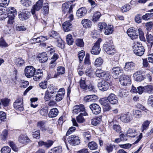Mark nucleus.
<instances>
[{
	"label": "nucleus",
	"mask_w": 153,
	"mask_h": 153,
	"mask_svg": "<svg viewBox=\"0 0 153 153\" xmlns=\"http://www.w3.org/2000/svg\"><path fill=\"white\" fill-rule=\"evenodd\" d=\"M103 48L105 52L108 54L113 55L116 52V50L111 38L105 39V42L103 45Z\"/></svg>",
	"instance_id": "f257e3e1"
},
{
	"label": "nucleus",
	"mask_w": 153,
	"mask_h": 153,
	"mask_svg": "<svg viewBox=\"0 0 153 153\" xmlns=\"http://www.w3.org/2000/svg\"><path fill=\"white\" fill-rule=\"evenodd\" d=\"M134 53L139 56L143 55L144 52V49L140 42H136L134 43L133 48Z\"/></svg>",
	"instance_id": "f03ea898"
},
{
	"label": "nucleus",
	"mask_w": 153,
	"mask_h": 153,
	"mask_svg": "<svg viewBox=\"0 0 153 153\" xmlns=\"http://www.w3.org/2000/svg\"><path fill=\"white\" fill-rule=\"evenodd\" d=\"M95 73L97 77L102 79L108 80L110 78V76L109 73L108 72L102 70L101 69H97Z\"/></svg>",
	"instance_id": "7ed1b4c3"
},
{
	"label": "nucleus",
	"mask_w": 153,
	"mask_h": 153,
	"mask_svg": "<svg viewBox=\"0 0 153 153\" xmlns=\"http://www.w3.org/2000/svg\"><path fill=\"white\" fill-rule=\"evenodd\" d=\"M36 69L32 66H28L26 67L24 70L25 76L28 78L33 76L36 71Z\"/></svg>",
	"instance_id": "20e7f679"
},
{
	"label": "nucleus",
	"mask_w": 153,
	"mask_h": 153,
	"mask_svg": "<svg viewBox=\"0 0 153 153\" xmlns=\"http://www.w3.org/2000/svg\"><path fill=\"white\" fill-rule=\"evenodd\" d=\"M101 39H99L94 44L91 51L92 54L94 55H98L100 53L101 49L100 48V44L101 42Z\"/></svg>",
	"instance_id": "39448f33"
},
{
	"label": "nucleus",
	"mask_w": 153,
	"mask_h": 153,
	"mask_svg": "<svg viewBox=\"0 0 153 153\" xmlns=\"http://www.w3.org/2000/svg\"><path fill=\"white\" fill-rule=\"evenodd\" d=\"M43 2V0H39L33 6L31 9V13L34 16L36 17V11H38L41 9L42 7Z\"/></svg>",
	"instance_id": "423d86ee"
},
{
	"label": "nucleus",
	"mask_w": 153,
	"mask_h": 153,
	"mask_svg": "<svg viewBox=\"0 0 153 153\" xmlns=\"http://www.w3.org/2000/svg\"><path fill=\"white\" fill-rule=\"evenodd\" d=\"M123 70L120 67H114L112 69V74L113 77L115 79H117L121 75Z\"/></svg>",
	"instance_id": "0eeeda50"
},
{
	"label": "nucleus",
	"mask_w": 153,
	"mask_h": 153,
	"mask_svg": "<svg viewBox=\"0 0 153 153\" xmlns=\"http://www.w3.org/2000/svg\"><path fill=\"white\" fill-rule=\"evenodd\" d=\"M127 32L131 39H134L138 38L139 31V29L138 30H136L133 28H131L128 29Z\"/></svg>",
	"instance_id": "6e6552de"
},
{
	"label": "nucleus",
	"mask_w": 153,
	"mask_h": 153,
	"mask_svg": "<svg viewBox=\"0 0 153 153\" xmlns=\"http://www.w3.org/2000/svg\"><path fill=\"white\" fill-rule=\"evenodd\" d=\"M31 15L30 12L26 10H23L18 13V16L20 20H25L28 19Z\"/></svg>",
	"instance_id": "1a4fd4ad"
},
{
	"label": "nucleus",
	"mask_w": 153,
	"mask_h": 153,
	"mask_svg": "<svg viewBox=\"0 0 153 153\" xmlns=\"http://www.w3.org/2000/svg\"><path fill=\"white\" fill-rule=\"evenodd\" d=\"M67 139L68 143L73 145H78L80 143L79 137L75 135L69 136Z\"/></svg>",
	"instance_id": "9d476101"
},
{
	"label": "nucleus",
	"mask_w": 153,
	"mask_h": 153,
	"mask_svg": "<svg viewBox=\"0 0 153 153\" xmlns=\"http://www.w3.org/2000/svg\"><path fill=\"white\" fill-rule=\"evenodd\" d=\"M14 108L20 111L23 110L22 99V98H19L14 102L13 104Z\"/></svg>",
	"instance_id": "9b49d317"
},
{
	"label": "nucleus",
	"mask_w": 153,
	"mask_h": 153,
	"mask_svg": "<svg viewBox=\"0 0 153 153\" xmlns=\"http://www.w3.org/2000/svg\"><path fill=\"white\" fill-rule=\"evenodd\" d=\"M53 87L52 86H49L47 88V90L45 91L44 98L47 101L50 100L52 97L51 94L55 93Z\"/></svg>",
	"instance_id": "f8f14e48"
},
{
	"label": "nucleus",
	"mask_w": 153,
	"mask_h": 153,
	"mask_svg": "<svg viewBox=\"0 0 153 153\" xmlns=\"http://www.w3.org/2000/svg\"><path fill=\"white\" fill-rule=\"evenodd\" d=\"M72 7L68 3H65L62 5V10L64 13H71L72 12Z\"/></svg>",
	"instance_id": "ddd939ff"
},
{
	"label": "nucleus",
	"mask_w": 153,
	"mask_h": 153,
	"mask_svg": "<svg viewBox=\"0 0 153 153\" xmlns=\"http://www.w3.org/2000/svg\"><path fill=\"white\" fill-rule=\"evenodd\" d=\"M85 110L84 105L80 104L76 105L74 107L72 112L74 114H77L79 112L83 113L85 112Z\"/></svg>",
	"instance_id": "4468645a"
},
{
	"label": "nucleus",
	"mask_w": 153,
	"mask_h": 153,
	"mask_svg": "<svg viewBox=\"0 0 153 153\" xmlns=\"http://www.w3.org/2000/svg\"><path fill=\"white\" fill-rule=\"evenodd\" d=\"M89 108L92 113L95 114H97L100 113L101 108L100 106L97 104H92L89 106Z\"/></svg>",
	"instance_id": "2eb2a0df"
},
{
	"label": "nucleus",
	"mask_w": 153,
	"mask_h": 153,
	"mask_svg": "<svg viewBox=\"0 0 153 153\" xmlns=\"http://www.w3.org/2000/svg\"><path fill=\"white\" fill-rule=\"evenodd\" d=\"M120 83L124 86L130 84L131 82L130 77L125 75L120 78Z\"/></svg>",
	"instance_id": "dca6fc26"
},
{
	"label": "nucleus",
	"mask_w": 153,
	"mask_h": 153,
	"mask_svg": "<svg viewBox=\"0 0 153 153\" xmlns=\"http://www.w3.org/2000/svg\"><path fill=\"white\" fill-rule=\"evenodd\" d=\"M98 86L100 90L105 91L108 88V83L105 80H102L98 83Z\"/></svg>",
	"instance_id": "f3484780"
},
{
	"label": "nucleus",
	"mask_w": 153,
	"mask_h": 153,
	"mask_svg": "<svg viewBox=\"0 0 153 153\" xmlns=\"http://www.w3.org/2000/svg\"><path fill=\"white\" fill-rule=\"evenodd\" d=\"M120 119L122 122L125 123L130 122L131 120V116L128 114H121Z\"/></svg>",
	"instance_id": "a211bd4d"
},
{
	"label": "nucleus",
	"mask_w": 153,
	"mask_h": 153,
	"mask_svg": "<svg viewBox=\"0 0 153 153\" xmlns=\"http://www.w3.org/2000/svg\"><path fill=\"white\" fill-rule=\"evenodd\" d=\"M143 72V71L140 70L134 74L133 76L136 81L141 82L144 79V77L142 75Z\"/></svg>",
	"instance_id": "6ab92c4d"
},
{
	"label": "nucleus",
	"mask_w": 153,
	"mask_h": 153,
	"mask_svg": "<svg viewBox=\"0 0 153 153\" xmlns=\"http://www.w3.org/2000/svg\"><path fill=\"white\" fill-rule=\"evenodd\" d=\"M135 65L132 62H127L125 63L124 70L126 71H131L135 68Z\"/></svg>",
	"instance_id": "aec40b11"
},
{
	"label": "nucleus",
	"mask_w": 153,
	"mask_h": 153,
	"mask_svg": "<svg viewBox=\"0 0 153 153\" xmlns=\"http://www.w3.org/2000/svg\"><path fill=\"white\" fill-rule=\"evenodd\" d=\"M109 102L112 104L117 103L118 102L117 98L114 94H110L107 97Z\"/></svg>",
	"instance_id": "412c9836"
},
{
	"label": "nucleus",
	"mask_w": 153,
	"mask_h": 153,
	"mask_svg": "<svg viewBox=\"0 0 153 153\" xmlns=\"http://www.w3.org/2000/svg\"><path fill=\"white\" fill-rule=\"evenodd\" d=\"M87 10L85 7L79 8L77 11L76 15L79 17H82L85 16L87 13Z\"/></svg>",
	"instance_id": "4be33fe9"
},
{
	"label": "nucleus",
	"mask_w": 153,
	"mask_h": 153,
	"mask_svg": "<svg viewBox=\"0 0 153 153\" xmlns=\"http://www.w3.org/2000/svg\"><path fill=\"white\" fill-rule=\"evenodd\" d=\"M18 140L21 143L25 144L29 142L30 140L26 135L21 134L19 137Z\"/></svg>",
	"instance_id": "5701e85b"
},
{
	"label": "nucleus",
	"mask_w": 153,
	"mask_h": 153,
	"mask_svg": "<svg viewBox=\"0 0 153 153\" xmlns=\"http://www.w3.org/2000/svg\"><path fill=\"white\" fill-rule=\"evenodd\" d=\"M62 26L65 32L71 30L72 28V25L69 21L64 22L62 24Z\"/></svg>",
	"instance_id": "b1692460"
},
{
	"label": "nucleus",
	"mask_w": 153,
	"mask_h": 153,
	"mask_svg": "<svg viewBox=\"0 0 153 153\" xmlns=\"http://www.w3.org/2000/svg\"><path fill=\"white\" fill-rule=\"evenodd\" d=\"M88 115L87 113L86 112H84L83 113H80V114L76 117V120L78 123H82L85 121V119L83 116H86Z\"/></svg>",
	"instance_id": "393cba45"
},
{
	"label": "nucleus",
	"mask_w": 153,
	"mask_h": 153,
	"mask_svg": "<svg viewBox=\"0 0 153 153\" xmlns=\"http://www.w3.org/2000/svg\"><path fill=\"white\" fill-rule=\"evenodd\" d=\"M81 24L83 26L86 28H90L92 26V22L88 19H84L82 20Z\"/></svg>",
	"instance_id": "a878e982"
},
{
	"label": "nucleus",
	"mask_w": 153,
	"mask_h": 153,
	"mask_svg": "<svg viewBox=\"0 0 153 153\" xmlns=\"http://www.w3.org/2000/svg\"><path fill=\"white\" fill-rule=\"evenodd\" d=\"M38 58L39 61L42 63L46 62L48 59L47 55L45 52H43L39 55Z\"/></svg>",
	"instance_id": "bb28decb"
},
{
	"label": "nucleus",
	"mask_w": 153,
	"mask_h": 153,
	"mask_svg": "<svg viewBox=\"0 0 153 153\" xmlns=\"http://www.w3.org/2000/svg\"><path fill=\"white\" fill-rule=\"evenodd\" d=\"M45 122L44 121H40L37 123V127L42 131H45L47 130V128L45 126Z\"/></svg>",
	"instance_id": "cd10ccee"
},
{
	"label": "nucleus",
	"mask_w": 153,
	"mask_h": 153,
	"mask_svg": "<svg viewBox=\"0 0 153 153\" xmlns=\"http://www.w3.org/2000/svg\"><path fill=\"white\" fill-rule=\"evenodd\" d=\"M38 143L39 146H43L44 147L48 148L50 147L53 144V141L51 140H49L48 141L46 142H45L42 141L39 142Z\"/></svg>",
	"instance_id": "c85d7f7f"
},
{
	"label": "nucleus",
	"mask_w": 153,
	"mask_h": 153,
	"mask_svg": "<svg viewBox=\"0 0 153 153\" xmlns=\"http://www.w3.org/2000/svg\"><path fill=\"white\" fill-rule=\"evenodd\" d=\"M58 110L56 108H52L50 110L48 113V116L50 117H55L58 115Z\"/></svg>",
	"instance_id": "c756f323"
},
{
	"label": "nucleus",
	"mask_w": 153,
	"mask_h": 153,
	"mask_svg": "<svg viewBox=\"0 0 153 153\" xmlns=\"http://www.w3.org/2000/svg\"><path fill=\"white\" fill-rule=\"evenodd\" d=\"M98 97L95 95H87L84 97L86 101H93L98 100Z\"/></svg>",
	"instance_id": "7c9ffc66"
},
{
	"label": "nucleus",
	"mask_w": 153,
	"mask_h": 153,
	"mask_svg": "<svg viewBox=\"0 0 153 153\" xmlns=\"http://www.w3.org/2000/svg\"><path fill=\"white\" fill-rule=\"evenodd\" d=\"M7 11L8 13V16H15L17 14L16 10L14 7H9L7 9Z\"/></svg>",
	"instance_id": "2f4dec72"
},
{
	"label": "nucleus",
	"mask_w": 153,
	"mask_h": 153,
	"mask_svg": "<svg viewBox=\"0 0 153 153\" xmlns=\"http://www.w3.org/2000/svg\"><path fill=\"white\" fill-rule=\"evenodd\" d=\"M104 33L105 35H109L111 34L113 31V27L112 25H109L107 26L105 30Z\"/></svg>",
	"instance_id": "473e14b6"
},
{
	"label": "nucleus",
	"mask_w": 153,
	"mask_h": 153,
	"mask_svg": "<svg viewBox=\"0 0 153 153\" xmlns=\"http://www.w3.org/2000/svg\"><path fill=\"white\" fill-rule=\"evenodd\" d=\"M101 15L100 12L98 11H96L93 14L92 20L94 22L97 21L99 20Z\"/></svg>",
	"instance_id": "72a5a7b5"
},
{
	"label": "nucleus",
	"mask_w": 153,
	"mask_h": 153,
	"mask_svg": "<svg viewBox=\"0 0 153 153\" xmlns=\"http://www.w3.org/2000/svg\"><path fill=\"white\" fill-rule=\"evenodd\" d=\"M10 100L7 98H4L1 100V105L2 104L4 107L8 106L10 102Z\"/></svg>",
	"instance_id": "f704fd0d"
},
{
	"label": "nucleus",
	"mask_w": 153,
	"mask_h": 153,
	"mask_svg": "<svg viewBox=\"0 0 153 153\" xmlns=\"http://www.w3.org/2000/svg\"><path fill=\"white\" fill-rule=\"evenodd\" d=\"M85 79L84 78L81 77L79 81L80 87L84 90H87V85H86L85 81Z\"/></svg>",
	"instance_id": "c9c22d12"
},
{
	"label": "nucleus",
	"mask_w": 153,
	"mask_h": 153,
	"mask_svg": "<svg viewBox=\"0 0 153 153\" xmlns=\"http://www.w3.org/2000/svg\"><path fill=\"white\" fill-rule=\"evenodd\" d=\"M144 92L149 94L153 93V86L151 85H148L144 86Z\"/></svg>",
	"instance_id": "e433bc0d"
},
{
	"label": "nucleus",
	"mask_w": 153,
	"mask_h": 153,
	"mask_svg": "<svg viewBox=\"0 0 153 153\" xmlns=\"http://www.w3.org/2000/svg\"><path fill=\"white\" fill-rule=\"evenodd\" d=\"M88 146L91 150H95L98 148L97 144L94 141H91L89 142L88 144Z\"/></svg>",
	"instance_id": "4c0bfd02"
},
{
	"label": "nucleus",
	"mask_w": 153,
	"mask_h": 153,
	"mask_svg": "<svg viewBox=\"0 0 153 153\" xmlns=\"http://www.w3.org/2000/svg\"><path fill=\"white\" fill-rule=\"evenodd\" d=\"M15 63L17 66H21L24 64L25 61L21 58H18L15 59Z\"/></svg>",
	"instance_id": "58836bf2"
},
{
	"label": "nucleus",
	"mask_w": 153,
	"mask_h": 153,
	"mask_svg": "<svg viewBox=\"0 0 153 153\" xmlns=\"http://www.w3.org/2000/svg\"><path fill=\"white\" fill-rule=\"evenodd\" d=\"M101 120V117H100L94 118L91 120V124L93 125L96 126L100 123Z\"/></svg>",
	"instance_id": "ea45409f"
},
{
	"label": "nucleus",
	"mask_w": 153,
	"mask_h": 153,
	"mask_svg": "<svg viewBox=\"0 0 153 153\" xmlns=\"http://www.w3.org/2000/svg\"><path fill=\"white\" fill-rule=\"evenodd\" d=\"M47 39V37L40 36L36 38H33V41L36 43H40L44 41Z\"/></svg>",
	"instance_id": "a19ab883"
},
{
	"label": "nucleus",
	"mask_w": 153,
	"mask_h": 153,
	"mask_svg": "<svg viewBox=\"0 0 153 153\" xmlns=\"http://www.w3.org/2000/svg\"><path fill=\"white\" fill-rule=\"evenodd\" d=\"M136 131L135 129L129 128L127 132V134H129V136L131 137H134L136 135Z\"/></svg>",
	"instance_id": "79ce46f5"
},
{
	"label": "nucleus",
	"mask_w": 153,
	"mask_h": 153,
	"mask_svg": "<svg viewBox=\"0 0 153 153\" xmlns=\"http://www.w3.org/2000/svg\"><path fill=\"white\" fill-rule=\"evenodd\" d=\"M49 34L50 36L54 38L56 40L59 37V35L58 33L57 32L53 30L50 32L49 33Z\"/></svg>",
	"instance_id": "37998d69"
},
{
	"label": "nucleus",
	"mask_w": 153,
	"mask_h": 153,
	"mask_svg": "<svg viewBox=\"0 0 153 153\" xmlns=\"http://www.w3.org/2000/svg\"><path fill=\"white\" fill-rule=\"evenodd\" d=\"M147 41L151 46L153 45V36L151 34L148 33L146 36Z\"/></svg>",
	"instance_id": "c03bdc74"
},
{
	"label": "nucleus",
	"mask_w": 153,
	"mask_h": 153,
	"mask_svg": "<svg viewBox=\"0 0 153 153\" xmlns=\"http://www.w3.org/2000/svg\"><path fill=\"white\" fill-rule=\"evenodd\" d=\"M66 41L68 44L69 45H71L73 44L74 39L71 34H69L67 35Z\"/></svg>",
	"instance_id": "a18cd8bd"
},
{
	"label": "nucleus",
	"mask_w": 153,
	"mask_h": 153,
	"mask_svg": "<svg viewBox=\"0 0 153 153\" xmlns=\"http://www.w3.org/2000/svg\"><path fill=\"white\" fill-rule=\"evenodd\" d=\"M127 91L126 90L121 89L119 91L118 96L122 98L125 97L127 96Z\"/></svg>",
	"instance_id": "49530a36"
},
{
	"label": "nucleus",
	"mask_w": 153,
	"mask_h": 153,
	"mask_svg": "<svg viewBox=\"0 0 153 153\" xmlns=\"http://www.w3.org/2000/svg\"><path fill=\"white\" fill-rule=\"evenodd\" d=\"M149 124L150 122L147 120L143 123L141 128L142 132H144V131L146 130L148 128Z\"/></svg>",
	"instance_id": "de8ad7c7"
},
{
	"label": "nucleus",
	"mask_w": 153,
	"mask_h": 153,
	"mask_svg": "<svg viewBox=\"0 0 153 153\" xmlns=\"http://www.w3.org/2000/svg\"><path fill=\"white\" fill-rule=\"evenodd\" d=\"M103 60L101 57H99L97 58L94 63V65L97 67H99L101 65L103 62Z\"/></svg>",
	"instance_id": "09e8293b"
},
{
	"label": "nucleus",
	"mask_w": 153,
	"mask_h": 153,
	"mask_svg": "<svg viewBox=\"0 0 153 153\" xmlns=\"http://www.w3.org/2000/svg\"><path fill=\"white\" fill-rule=\"evenodd\" d=\"M75 43L77 46L80 47H83L84 45V42L82 39H77L76 40Z\"/></svg>",
	"instance_id": "8fccbe9b"
},
{
	"label": "nucleus",
	"mask_w": 153,
	"mask_h": 153,
	"mask_svg": "<svg viewBox=\"0 0 153 153\" xmlns=\"http://www.w3.org/2000/svg\"><path fill=\"white\" fill-rule=\"evenodd\" d=\"M21 3L23 6L26 7H28L32 4V2L30 0H21Z\"/></svg>",
	"instance_id": "3c124183"
},
{
	"label": "nucleus",
	"mask_w": 153,
	"mask_h": 153,
	"mask_svg": "<svg viewBox=\"0 0 153 153\" xmlns=\"http://www.w3.org/2000/svg\"><path fill=\"white\" fill-rule=\"evenodd\" d=\"M56 41L57 43V45L58 47L61 48H64V42L60 37L57 39Z\"/></svg>",
	"instance_id": "603ef678"
},
{
	"label": "nucleus",
	"mask_w": 153,
	"mask_h": 153,
	"mask_svg": "<svg viewBox=\"0 0 153 153\" xmlns=\"http://www.w3.org/2000/svg\"><path fill=\"white\" fill-rule=\"evenodd\" d=\"M64 95L65 94H64V93H58L56 95V101L58 102L61 100L63 98Z\"/></svg>",
	"instance_id": "864d4df0"
},
{
	"label": "nucleus",
	"mask_w": 153,
	"mask_h": 153,
	"mask_svg": "<svg viewBox=\"0 0 153 153\" xmlns=\"http://www.w3.org/2000/svg\"><path fill=\"white\" fill-rule=\"evenodd\" d=\"M48 107H45L41 109L40 111V113L41 115L42 116H46L48 112Z\"/></svg>",
	"instance_id": "5fc2aeb1"
},
{
	"label": "nucleus",
	"mask_w": 153,
	"mask_h": 153,
	"mask_svg": "<svg viewBox=\"0 0 153 153\" xmlns=\"http://www.w3.org/2000/svg\"><path fill=\"white\" fill-rule=\"evenodd\" d=\"M133 114L134 117L137 118H140L142 115L141 112L138 110H134Z\"/></svg>",
	"instance_id": "6e6d98bb"
},
{
	"label": "nucleus",
	"mask_w": 153,
	"mask_h": 153,
	"mask_svg": "<svg viewBox=\"0 0 153 153\" xmlns=\"http://www.w3.org/2000/svg\"><path fill=\"white\" fill-rule=\"evenodd\" d=\"M114 148V147L112 144H108L105 146V149L108 153H112Z\"/></svg>",
	"instance_id": "4d7b16f0"
},
{
	"label": "nucleus",
	"mask_w": 153,
	"mask_h": 153,
	"mask_svg": "<svg viewBox=\"0 0 153 153\" xmlns=\"http://www.w3.org/2000/svg\"><path fill=\"white\" fill-rule=\"evenodd\" d=\"M49 7L48 6V4H45V5L43 6V8L42 10V12L44 15L47 14L49 12Z\"/></svg>",
	"instance_id": "13d9d810"
},
{
	"label": "nucleus",
	"mask_w": 153,
	"mask_h": 153,
	"mask_svg": "<svg viewBox=\"0 0 153 153\" xmlns=\"http://www.w3.org/2000/svg\"><path fill=\"white\" fill-rule=\"evenodd\" d=\"M10 148L7 146L3 147L1 150V153H10L11 151Z\"/></svg>",
	"instance_id": "bf43d9fd"
},
{
	"label": "nucleus",
	"mask_w": 153,
	"mask_h": 153,
	"mask_svg": "<svg viewBox=\"0 0 153 153\" xmlns=\"http://www.w3.org/2000/svg\"><path fill=\"white\" fill-rule=\"evenodd\" d=\"M83 135L84 137V139H86L88 141L91 138V134L90 133L88 132H85L83 133Z\"/></svg>",
	"instance_id": "052dcab7"
},
{
	"label": "nucleus",
	"mask_w": 153,
	"mask_h": 153,
	"mask_svg": "<svg viewBox=\"0 0 153 153\" xmlns=\"http://www.w3.org/2000/svg\"><path fill=\"white\" fill-rule=\"evenodd\" d=\"M10 0H0V6L5 7L9 4Z\"/></svg>",
	"instance_id": "680f3d73"
},
{
	"label": "nucleus",
	"mask_w": 153,
	"mask_h": 153,
	"mask_svg": "<svg viewBox=\"0 0 153 153\" xmlns=\"http://www.w3.org/2000/svg\"><path fill=\"white\" fill-rule=\"evenodd\" d=\"M139 34L140 40L143 41H145L146 39L144 36V33L142 30L140 28L139 29Z\"/></svg>",
	"instance_id": "e2e57ef3"
},
{
	"label": "nucleus",
	"mask_w": 153,
	"mask_h": 153,
	"mask_svg": "<svg viewBox=\"0 0 153 153\" xmlns=\"http://www.w3.org/2000/svg\"><path fill=\"white\" fill-rule=\"evenodd\" d=\"M57 71L58 74L62 75L65 73V69L63 67L59 66L57 68Z\"/></svg>",
	"instance_id": "0e129e2a"
},
{
	"label": "nucleus",
	"mask_w": 153,
	"mask_h": 153,
	"mask_svg": "<svg viewBox=\"0 0 153 153\" xmlns=\"http://www.w3.org/2000/svg\"><path fill=\"white\" fill-rule=\"evenodd\" d=\"M98 25L99 30L100 31H102L104 28L105 29L107 26L105 22H100L98 24Z\"/></svg>",
	"instance_id": "69168bd1"
},
{
	"label": "nucleus",
	"mask_w": 153,
	"mask_h": 153,
	"mask_svg": "<svg viewBox=\"0 0 153 153\" xmlns=\"http://www.w3.org/2000/svg\"><path fill=\"white\" fill-rule=\"evenodd\" d=\"M131 8V6L129 4H126L123 6L121 8L123 12H125L129 10Z\"/></svg>",
	"instance_id": "338daca9"
},
{
	"label": "nucleus",
	"mask_w": 153,
	"mask_h": 153,
	"mask_svg": "<svg viewBox=\"0 0 153 153\" xmlns=\"http://www.w3.org/2000/svg\"><path fill=\"white\" fill-rule=\"evenodd\" d=\"M61 151V150L59 149L58 147H55L51 149L48 153H60Z\"/></svg>",
	"instance_id": "774afa93"
}]
</instances>
